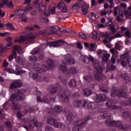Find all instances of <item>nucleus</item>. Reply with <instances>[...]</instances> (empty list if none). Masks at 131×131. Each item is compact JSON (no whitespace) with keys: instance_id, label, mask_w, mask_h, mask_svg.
<instances>
[{"instance_id":"43","label":"nucleus","mask_w":131,"mask_h":131,"mask_svg":"<svg viewBox=\"0 0 131 131\" xmlns=\"http://www.w3.org/2000/svg\"><path fill=\"white\" fill-rule=\"evenodd\" d=\"M69 71L70 73H72V74H76V73H77V71L74 67L70 68Z\"/></svg>"},{"instance_id":"14","label":"nucleus","mask_w":131,"mask_h":131,"mask_svg":"<svg viewBox=\"0 0 131 131\" xmlns=\"http://www.w3.org/2000/svg\"><path fill=\"white\" fill-rule=\"evenodd\" d=\"M10 106H11L12 109L13 110L18 111L21 109V106L19 105V103H18V102H15V101H10Z\"/></svg>"},{"instance_id":"21","label":"nucleus","mask_w":131,"mask_h":131,"mask_svg":"<svg viewBox=\"0 0 131 131\" xmlns=\"http://www.w3.org/2000/svg\"><path fill=\"white\" fill-rule=\"evenodd\" d=\"M58 70L59 71H62L63 73H66V72H67V70H68V68L65 65L60 64L58 67Z\"/></svg>"},{"instance_id":"63","label":"nucleus","mask_w":131,"mask_h":131,"mask_svg":"<svg viewBox=\"0 0 131 131\" xmlns=\"http://www.w3.org/2000/svg\"><path fill=\"white\" fill-rule=\"evenodd\" d=\"M20 18L21 19L22 22H25V23L27 22V17H26V14H25L24 16Z\"/></svg>"},{"instance_id":"56","label":"nucleus","mask_w":131,"mask_h":131,"mask_svg":"<svg viewBox=\"0 0 131 131\" xmlns=\"http://www.w3.org/2000/svg\"><path fill=\"white\" fill-rule=\"evenodd\" d=\"M26 111L27 112H28L29 113H32V112H34V111H35V110H34V108H33L32 107H29L26 109Z\"/></svg>"},{"instance_id":"22","label":"nucleus","mask_w":131,"mask_h":131,"mask_svg":"<svg viewBox=\"0 0 131 131\" xmlns=\"http://www.w3.org/2000/svg\"><path fill=\"white\" fill-rule=\"evenodd\" d=\"M121 104L122 106H130L131 107V97L129 98L128 100L122 101Z\"/></svg>"},{"instance_id":"8","label":"nucleus","mask_w":131,"mask_h":131,"mask_svg":"<svg viewBox=\"0 0 131 131\" xmlns=\"http://www.w3.org/2000/svg\"><path fill=\"white\" fill-rule=\"evenodd\" d=\"M22 81L20 80H15L10 84V89L14 90L17 88H21L22 86Z\"/></svg>"},{"instance_id":"2","label":"nucleus","mask_w":131,"mask_h":131,"mask_svg":"<svg viewBox=\"0 0 131 131\" xmlns=\"http://www.w3.org/2000/svg\"><path fill=\"white\" fill-rule=\"evenodd\" d=\"M105 70L104 67H98V70H95L94 72V75L95 79L97 81H102L103 80V77H102V72Z\"/></svg>"},{"instance_id":"27","label":"nucleus","mask_w":131,"mask_h":131,"mask_svg":"<svg viewBox=\"0 0 131 131\" xmlns=\"http://www.w3.org/2000/svg\"><path fill=\"white\" fill-rule=\"evenodd\" d=\"M109 58H110V54L106 53L105 54L102 58L103 62H108L109 61Z\"/></svg>"},{"instance_id":"57","label":"nucleus","mask_w":131,"mask_h":131,"mask_svg":"<svg viewBox=\"0 0 131 131\" xmlns=\"http://www.w3.org/2000/svg\"><path fill=\"white\" fill-rule=\"evenodd\" d=\"M41 125H42L41 122H37V120H36V123H35L34 126L37 127V128H39V127H40Z\"/></svg>"},{"instance_id":"15","label":"nucleus","mask_w":131,"mask_h":131,"mask_svg":"<svg viewBox=\"0 0 131 131\" xmlns=\"http://www.w3.org/2000/svg\"><path fill=\"white\" fill-rule=\"evenodd\" d=\"M81 10L83 15L88 14V10H89V5L87 4L84 3L81 6Z\"/></svg>"},{"instance_id":"1","label":"nucleus","mask_w":131,"mask_h":131,"mask_svg":"<svg viewBox=\"0 0 131 131\" xmlns=\"http://www.w3.org/2000/svg\"><path fill=\"white\" fill-rule=\"evenodd\" d=\"M24 90L23 89L18 90L15 91V94H12L9 101L14 102V101H23L25 99V95L23 94Z\"/></svg>"},{"instance_id":"29","label":"nucleus","mask_w":131,"mask_h":131,"mask_svg":"<svg viewBox=\"0 0 131 131\" xmlns=\"http://www.w3.org/2000/svg\"><path fill=\"white\" fill-rule=\"evenodd\" d=\"M115 121L105 120V124L107 126H114Z\"/></svg>"},{"instance_id":"30","label":"nucleus","mask_w":131,"mask_h":131,"mask_svg":"<svg viewBox=\"0 0 131 131\" xmlns=\"http://www.w3.org/2000/svg\"><path fill=\"white\" fill-rule=\"evenodd\" d=\"M80 59L83 62V63H89V57L86 56L84 55H81L80 56Z\"/></svg>"},{"instance_id":"9","label":"nucleus","mask_w":131,"mask_h":131,"mask_svg":"<svg viewBox=\"0 0 131 131\" xmlns=\"http://www.w3.org/2000/svg\"><path fill=\"white\" fill-rule=\"evenodd\" d=\"M66 42L62 40H59L55 42H52L49 43V47H54V48H58L59 47H62L63 45H66Z\"/></svg>"},{"instance_id":"64","label":"nucleus","mask_w":131,"mask_h":131,"mask_svg":"<svg viewBox=\"0 0 131 131\" xmlns=\"http://www.w3.org/2000/svg\"><path fill=\"white\" fill-rule=\"evenodd\" d=\"M7 6L8 8H13V2L12 1H9L7 4Z\"/></svg>"},{"instance_id":"20","label":"nucleus","mask_w":131,"mask_h":131,"mask_svg":"<svg viewBox=\"0 0 131 131\" xmlns=\"http://www.w3.org/2000/svg\"><path fill=\"white\" fill-rule=\"evenodd\" d=\"M53 111L55 112L56 114H59V113L63 111V108H62V106L57 105L54 106Z\"/></svg>"},{"instance_id":"54","label":"nucleus","mask_w":131,"mask_h":131,"mask_svg":"<svg viewBox=\"0 0 131 131\" xmlns=\"http://www.w3.org/2000/svg\"><path fill=\"white\" fill-rule=\"evenodd\" d=\"M45 131H54V128L50 125H47L45 127Z\"/></svg>"},{"instance_id":"4","label":"nucleus","mask_w":131,"mask_h":131,"mask_svg":"<svg viewBox=\"0 0 131 131\" xmlns=\"http://www.w3.org/2000/svg\"><path fill=\"white\" fill-rule=\"evenodd\" d=\"M111 97L112 98H115L116 96H118V97H122L123 98H126V93L124 91L117 90L116 88H113L112 89V93L111 94Z\"/></svg>"},{"instance_id":"51","label":"nucleus","mask_w":131,"mask_h":131,"mask_svg":"<svg viewBox=\"0 0 131 131\" xmlns=\"http://www.w3.org/2000/svg\"><path fill=\"white\" fill-rule=\"evenodd\" d=\"M100 90L101 92H103V93H107L108 92V90L106 89V88L105 86H103L102 85L99 86Z\"/></svg>"},{"instance_id":"36","label":"nucleus","mask_w":131,"mask_h":131,"mask_svg":"<svg viewBox=\"0 0 131 131\" xmlns=\"http://www.w3.org/2000/svg\"><path fill=\"white\" fill-rule=\"evenodd\" d=\"M38 6L40 10L41 11H45L47 9V5L42 4V3H40Z\"/></svg>"},{"instance_id":"55","label":"nucleus","mask_w":131,"mask_h":131,"mask_svg":"<svg viewBox=\"0 0 131 131\" xmlns=\"http://www.w3.org/2000/svg\"><path fill=\"white\" fill-rule=\"evenodd\" d=\"M74 8H75V9H79L80 7L78 3H74L72 6V9H74Z\"/></svg>"},{"instance_id":"31","label":"nucleus","mask_w":131,"mask_h":131,"mask_svg":"<svg viewBox=\"0 0 131 131\" xmlns=\"http://www.w3.org/2000/svg\"><path fill=\"white\" fill-rule=\"evenodd\" d=\"M15 61L16 63H18V64H21V65H23L24 64V61L23 60V59H22V57L18 56L15 58Z\"/></svg>"},{"instance_id":"7","label":"nucleus","mask_w":131,"mask_h":131,"mask_svg":"<svg viewBox=\"0 0 131 131\" xmlns=\"http://www.w3.org/2000/svg\"><path fill=\"white\" fill-rule=\"evenodd\" d=\"M58 27L53 26L49 28L48 31L40 32V34H55L58 32Z\"/></svg>"},{"instance_id":"44","label":"nucleus","mask_w":131,"mask_h":131,"mask_svg":"<svg viewBox=\"0 0 131 131\" xmlns=\"http://www.w3.org/2000/svg\"><path fill=\"white\" fill-rule=\"evenodd\" d=\"M6 27H8V28H9V29H11V30H15V27H14V26L11 23L6 24Z\"/></svg>"},{"instance_id":"18","label":"nucleus","mask_w":131,"mask_h":131,"mask_svg":"<svg viewBox=\"0 0 131 131\" xmlns=\"http://www.w3.org/2000/svg\"><path fill=\"white\" fill-rule=\"evenodd\" d=\"M15 13L16 16H18V17H20V18L26 15V14H25V10L23 9L17 10L16 12L15 11Z\"/></svg>"},{"instance_id":"19","label":"nucleus","mask_w":131,"mask_h":131,"mask_svg":"<svg viewBox=\"0 0 131 131\" xmlns=\"http://www.w3.org/2000/svg\"><path fill=\"white\" fill-rule=\"evenodd\" d=\"M84 79L86 83H89V82H92V81L94 80V78L92 75H89L88 76H85L84 77Z\"/></svg>"},{"instance_id":"62","label":"nucleus","mask_w":131,"mask_h":131,"mask_svg":"<svg viewBox=\"0 0 131 131\" xmlns=\"http://www.w3.org/2000/svg\"><path fill=\"white\" fill-rule=\"evenodd\" d=\"M40 21L41 22H44L45 23H49V18L46 17L41 18Z\"/></svg>"},{"instance_id":"58","label":"nucleus","mask_w":131,"mask_h":131,"mask_svg":"<svg viewBox=\"0 0 131 131\" xmlns=\"http://www.w3.org/2000/svg\"><path fill=\"white\" fill-rule=\"evenodd\" d=\"M110 29L111 30L112 33H115V32H116V30L115 29L114 25L111 26L110 27Z\"/></svg>"},{"instance_id":"11","label":"nucleus","mask_w":131,"mask_h":131,"mask_svg":"<svg viewBox=\"0 0 131 131\" xmlns=\"http://www.w3.org/2000/svg\"><path fill=\"white\" fill-rule=\"evenodd\" d=\"M48 91L50 93L51 95H54L56 93H58L59 91L58 86H51L48 88Z\"/></svg>"},{"instance_id":"26","label":"nucleus","mask_w":131,"mask_h":131,"mask_svg":"<svg viewBox=\"0 0 131 131\" xmlns=\"http://www.w3.org/2000/svg\"><path fill=\"white\" fill-rule=\"evenodd\" d=\"M69 85L70 88H76V80L72 79L69 83Z\"/></svg>"},{"instance_id":"46","label":"nucleus","mask_w":131,"mask_h":131,"mask_svg":"<svg viewBox=\"0 0 131 131\" xmlns=\"http://www.w3.org/2000/svg\"><path fill=\"white\" fill-rule=\"evenodd\" d=\"M11 101H10V99H9L8 101H7L5 103V104L3 105L4 108H5V109H8V108H9V105H10V106H11V102H10Z\"/></svg>"},{"instance_id":"35","label":"nucleus","mask_w":131,"mask_h":131,"mask_svg":"<svg viewBox=\"0 0 131 131\" xmlns=\"http://www.w3.org/2000/svg\"><path fill=\"white\" fill-rule=\"evenodd\" d=\"M47 123L48 124H50V125H54L55 122H56V119H48L47 121Z\"/></svg>"},{"instance_id":"17","label":"nucleus","mask_w":131,"mask_h":131,"mask_svg":"<svg viewBox=\"0 0 131 131\" xmlns=\"http://www.w3.org/2000/svg\"><path fill=\"white\" fill-rule=\"evenodd\" d=\"M47 65L49 68H54V67L55 66L54 60L52 58H49L47 61Z\"/></svg>"},{"instance_id":"16","label":"nucleus","mask_w":131,"mask_h":131,"mask_svg":"<svg viewBox=\"0 0 131 131\" xmlns=\"http://www.w3.org/2000/svg\"><path fill=\"white\" fill-rule=\"evenodd\" d=\"M121 77H122V78H123V79H124L126 82H129V81H130L131 80L130 75L128 74H121Z\"/></svg>"},{"instance_id":"50","label":"nucleus","mask_w":131,"mask_h":131,"mask_svg":"<svg viewBox=\"0 0 131 131\" xmlns=\"http://www.w3.org/2000/svg\"><path fill=\"white\" fill-rule=\"evenodd\" d=\"M124 34L126 36V37H127V38H130L131 36H130V32L129 31V30H127L125 33Z\"/></svg>"},{"instance_id":"32","label":"nucleus","mask_w":131,"mask_h":131,"mask_svg":"<svg viewBox=\"0 0 131 131\" xmlns=\"http://www.w3.org/2000/svg\"><path fill=\"white\" fill-rule=\"evenodd\" d=\"M88 107L89 109H91V110H94V109L96 108V106L95 105V102H89L88 104Z\"/></svg>"},{"instance_id":"10","label":"nucleus","mask_w":131,"mask_h":131,"mask_svg":"<svg viewBox=\"0 0 131 131\" xmlns=\"http://www.w3.org/2000/svg\"><path fill=\"white\" fill-rule=\"evenodd\" d=\"M94 100H96L97 103H101V102H104L106 101V96L103 94H97L93 97Z\"/></svg>"},{"instance_id":"61","label":"nucleus","mask_w":131,"mask_h":131,"mask_svg":"<svg viewBox=\"0 0 131 131\" xmlns=\"http://www.w3.org/2000/svg\"><path fill=\"white\" fill-rule=\"evenodd\" d=\"M26 38H26V35H25V36H21L20 37V39L18 40V41L19 42H21V41H25Z\"/></svg>"},{"instance_id":"52","label":"nucleus","mask_w":131,"mask_h":131,"mask_svg":"<svg viewBox=\"0 0 131 131\" xmlns=\"http://www.w3.org/2000/svg\"><path fill=\"white\" fill-rule=\"evenodd\" d=\"M115 49H116V50H118L119 51L121 50L120 44L118 42H116L115 45Z\"/></svg>"},{"instance_id":"37","label":"nucleus","mask_w":131,"mask_h":131,"mask_svg":"<svg viewBox=\"0 0 131 131\" xmlns=\"http://www.w3.org/2000/svg\"><path fill=\"white\" fill-rule=\"evenodd\" d=\"M101 34L102 36H103V37H104L105 38H107L111 35V32L107 31L105 33H101Z\"/></svg>"},{"instance_id":"40","label":"nucleus","mask_w":131,"mask_h":131,"mask_svg":"<svg viewBox=\"0 0 131 131\" xmlns=\"http://www.w3.org/2000/svg\"><path fill=\"white\" fill-rule=\"evenodd\" d=\"M29 60L30 62H33V63H35V62H37V57L35 56H30Z\"/></svg>"},{"instance_id":"24","label":"nucleus","mask_w":131,"mask_h":131,"mask_svg":"<svg viewBox=\"0 0 131 131\" xmlns=\"http://www.w3.org/2000/svg\"><path fill=\"white\" fill-rule=\"evenodd\" d=\"M111 117V114L107 112L102 113L101 115V118H103V119H108V118H110Z\"/></svg>"},{"instance_id":"5","label":"nucleus","mask_w":131,"mask_h":131,"mask_svg":"<svg viewBox=\"0 0 131 131\" xmlns=\"http://www.w3.org/2000/svg\"><path fill=\"white\" fill-rule=\"evenodd\" d=\"M58 98L64 103H68L69 102V97L66 93V90H61L58 94Z\"/></svg>"},{"instance_id":"39","label":"nucleus","mask_w":131,"mask_h":131,"mask_svg":"<svg viewBox=\"0 0 131 131\" xmlns=\"http://www.w3.org/2000/svg\"><path fill=\"white\" fill-rule=\"evenodd\" d=\"M122 125V123L121 122L119 121H115L114 126L115 127H118L119 129H120V128L121 127V125Z\"/></svg>"},{"instance_id":"3","label":"nucleus","mask_w":131,"mask_h":131,"mask_svg":"<svg viewBox=\"0 0 131 131\" xmlns=\"http://www.w3.org/2000/svg\"><path fill=\"white\" fill-rule=\"evenodd\" d=\"M91 119V116H87L82 119V121L81 123H79V122L78 121H75L74 122V125H75V127H78V128H80L81 127H83L84 125H86L88 124V121ZM79 123V124H78Z\"/></svg>"},{"instance_id":"23","label":"nucleus","mask_w":131,"mask_h":131,"mask_svg":"<svg viewBox=\"0 0 131 131\" xmlns=\"http://www.w3.org/2000/svg\"><path fill=\"white\" fill-rule=\"evenodd\" d=\"M82 93L84 96H86V97H89V96H91L92 94H93V92L88 89H84L82 91Z\"/></svg>"},{"instance_id":"25","label":"nucleus","mask_w":131,"mask_h":131,"mask_svg":"<svg viewBox=\"0 0 131 131\" xmlns=\"http://www.w3.org/2000/svg\"><path fill=\"white\" fill-rule=\"evenodd\" d=\"M36 123V120L35 119H32L29 121V126L30 128L33 129L34 128V125Z\"/></svg>"},{"instance_id":"59","label":"nucleus","mask_w":131,"mask_h":131,"mask_svg":"<svg viewBox=\"0 0 131 131\" xmlns=\"http://www.w3.org/2000/svg\"><path fill=\"white\" fill-rule=\"evenodd\" d=\"M33 7L32 4H28L27 6L26 9H25V12L27 11V10H31L32 8Z\"/></svg>"},{"instance_id":"38","label":"nucleus","mask_w":131,"mask_h":131,"mask_svg":"<svg viewBox=\"0 0 131 131\" xmlns=\"http://www.w3.org/2000/svg\"><path fill=\"white\" fill-rule=\"evenodd\" d=\"M40 49L38 48H36L32 51V55H37L39 53Z\"/></svg>"},{"instance_id":"41","label":"nucleus","mask_w":131,"mask_h":131,"mask_svg":"<svg viewBox=\"0 0 131 131\" xmlns=\"http://www.w3.org/2000/svg\"><path fill=\"white\" fill-rule=\"evenodd\" d=\"M6 125L7 128H8L9 130H12V124H11V121H8L6 123Z\"/></svg>"},{"instance_id":"45","label":"nucleus","mask_w":131,"mask_h":131,"mask_svg":"<svg viewBox=\"0 0 131 131\" xmlns=\"http://www.w3.org/2000/svg\"><path fill=\"white\" fill-rule=\"evenodd\" d=\"M49 70V68L46 65H42L41 67V71L42 72H45V71H48Z\"/></svg>"},{"instance_id":"6","label":"nucleus","mask_w":131,"mask_h":131,"mask_svg":"<svg viewBox=\"0 0 131 131\" xmlns=\"http://www.w3.org/2000/svg\"><path fill=\"white\" fill-rule=\"evenodd\" d=\"M63 62L64 64H68V65H73L75 63V60L71 55L67 54L64 56Z\"/></svg>"},{"instance_id":"53","label":"nucleus","mask_w":131,"mask_h":131,"mask_svg":"<svg viewBox=\"0 0 131 131\" xmlns=\"http://www.w3.org/2000/svg\"><path fill=\"white\" fill-rule=\"evenodd\" d=\"M79 36L82 38L83 39H86V35L83 33H79Z\"/></svg>"},{"instance_id":"34","label":"nucleus","mask_w":131,"mask_h":131,"mask_svg":"<svg viewBox=\"0 0 131 131\" xmlns=\"http://www.w3.org/2000/svg\"><path fill=\"white\" fill-rule=\"evenodd\" d=\"M43 102L45 103H50L51 102V97L49 95H46L43 98Z\"/></svg>"},{"instance_id":"28","label":"nucleus","mask_w":131,"mask_h":131,"mask_svg":"<svg viewBox=\"0 0 131 131\" xmlns=\"http://www.w3.org/2000/svg\"><path fill=\"white\" fill-rule=\"evenodd\" d=\"M129 127H130V126L129 125H124L122 123V125L121 126V128H120V129H121V130L127 131L129 129Z\"/></svg>"},{"instance_id":"13","label":"nucleus","mask_w":131,"mask_h":131,"mask_svg":"<svg viewBox=\"0 0 131 131\" xmlns=\"http://www.w3.org/2000/svg\"><path fill=\"white\" fill-rule=\"evenodd\" d=\"M66 116L67 118V121L68 122H72L74 119V115L70 113L69 111H67L66 113Z\"/></svg>"},{"instance_id":"42","label":"nucleus","mask_w":131,"mask_h":131,"mask_svg":"<svg viewBox=\"0 0 131 131\" xmlns=\"http://www.w3.org/2000/svg\"><path fill=\"white\" fill-rule=\"evenodd\" d=\"M88 61H91L92 62L93 66H95V58L92 56V55H90L88 57Z\"/></svg>"},{"instance_id":"48","label":"nucleus","mask_w":131,"mask_h":131,"mask_svg":"<svg viewBox=\"0 0 131 131\" xmlns=\"http://www.w3.org/2000/svg\"><path fill=\"white\" fill-rule=\"evenodd\" d=\"M128 52H125L123 54L121 55L120 57L122 59H126V58H128Z\"/></svg>"},{"instance_id":"33","label":"nucleus","mask_w":131,"mask_h":131,"mask_svg":"<svg viewBox=\"0 0 131 131\" xmlns=\"http://www.w3.org/2000/svg\"><path fill=\"white\" fill-rule=\"evenodd\" d=\"M124 118H129L131 117V114L129 111H125L122 114Z\"/></svg>"},{"instance_id":"49","label":"nucleus","mask_w":131,"mask_h":131,"mask_svg":"<svg viewBox=\"0 0 131 131\" xmlns=\"http://www.w3.org/2000/svg\"><path fill=\"white\" fill-rule=\"evenodd\" d=\"M92 35H93L92 38L93 39H97V38H98V34H97V31H94L92 32Z\"/></svg>"},{"instance_id":"12","label":"nucleus","mask_w":131,"mask_h":131,"mask_svg":"<svg viewBox=\"0 0 131 131\" xmlns=\"http://www.w3.org/2000/svg\"><path fill=\"white\" fill-rule=\"evenodd\" d=\"M24 34L26 36V38H28L29 43H34V40L33 39V38H34L35 36L32 35V33H28L27 32H25Z\"/></svg>"},{"instance_id":"47","label":"nucleus","mask_w":131,"mask_h":131,"mask_svg":"<svg viewBox=\"0 0 131 131\" xmlns=\"http://www.w3.org/2000/svg\"><path fill=\"white\" fill-rule=\"evenodd\" d=\"M33 69L34 71L37 72V73H41V69L38 67H33Z\"/></svg>"},{"instance_id":"60","label":"nucleus","mask_w":131,"mask_h":131,"mask_svg":"<svg viewBox=\"0 0 131 131\" xmlns=\"http://www.w3.org/2000/svg\"><path fill=\"white\" fill-rule=\"evenodd\" d=\"M75 105L77 107H80V106H81V101L78 100V101H75Z\"/></svg>"}]
</instances>
